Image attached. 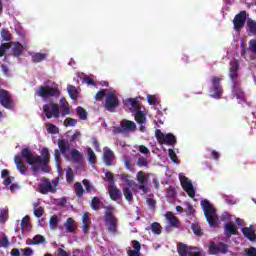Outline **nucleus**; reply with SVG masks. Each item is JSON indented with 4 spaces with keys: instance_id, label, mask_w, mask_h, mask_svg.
Instances as JSON below:
<instances>
[{
    "instance_id": "nucleus-2",
    "label": "nucleus",
    "mask_w": 256,
    "mask_h": 256,
    "mask_svg": "<svg viewBox=\"0 0 256 256\" xmlns=\"http://www.w3.org/2000/svg\"><path fill=\"white\" fill-rule=\"evenodd\" d=\"M22 158L24 161L31 165V169L33 173H37L40 169H45L47 166V163H49V149L48 148H42L41 150V156L37 155V153L32 152L29 148L22 149L21 152Z\"/></svg>"
},
{
    "instance_id": "nucleus-51",
    "label": "nucleus",
    "mask_w": 256,
    "mask_h": 256,
    "mask_svg": "<svg viewBox=\"0 0 256 256\" xmlns=\"http://www.w3.org/2000/svg\"><path fill=\"white\" fill-rule=\"evenodd\" d=\"M147 101H148L149 105H157V103H159V98H157L156 95L148 94Z\"/></svg>"
},
{
    "instance_id": "nucleus-4",
    "label": "nucleus",
    "mask_w": 256,
    "mask_h": 256,
    "mask_svg": "<svg viewBox=\"0 0 256 256\" xmlns=\"http://www.w3.org/2000/svg\"><path fill=\"white\" fill-rule=\"evenodd\" d=\"M36 95H38V97H42L44 101H47L49 97H59L61 95V88L59 87V84L48 80L44 82L43 86L38 88Z\"/></svg>"
},
{
    "instance_id": "nucleus-42",
    "label": "nucleus",
    "mask_w": 256,
    "mask_h": 256,
    "mask_svg": "<svg viewBox=\"0 0 256 256\" xmlns=\"http://www.w3.org/2000/svg\"><path fill=\"white\" fill-rule=\"evenodd\" d=\"M91 207L94 209V211H99V209H101V200H99V197H94L92 199Z\"/></svg>"
},
{
    "instance_id": "nucleus-23",
    "label": "nucleus",
    "mask_w": 256,
    "mask_h": 256,
    "mask_svg": "<svg viewBox=\"0 0 256 256\" xmlns=\"http://www.w3.org/2000/svg\"><path fill=\"white\" fill-rule=\"evenodd\" d=\"M30 56L32 58L33 63H42V61H45L47 57H49V52H32L30 53Z\"/></svg>"
},
{
    "instance_id": "nucleus-59",
    "label": "nucleus",
    "mask_w": 256,
    "mask_h": 256,
    "mask_svg": "<svg viewBox=\"0 0 256 256\" xmlns=\"http://www.w3.org/2000/svg\"><path fill=\"white\" fill-rule=\"evenodd\" d=\"M22 256H32L33 255V248L27 247L21 249Z\"/></svg>"
},
{
    "instance_id": "nucleus-28",
    "label": "nucleus",
    "mask_w": 256,
    "mask_h": 256,
    "mask_svg": "<svg viewBox=\"0 0 256 256\" xmlns=\"http://www.w3.org/2000/svg\"><path fill=\"white\" fill-rule=\"evenodd\" d=\"M242 233L244 237L249 239V241H255L256 235H255V230H253V226L243 228Z\"/></svg>"
},
{
    "instance_id": "nucleus-64",
    "label": "nucleus",
    "mask_w": 256,
    "mask_h": 256,
    "mask_svg": "<svg viewBox=\"0 0 256 256\" xmlns=\"http://www.w3.org/2000/svg\"><path fill=\"white\" fill-rule=\"evenodd\" d=\"M57 256H69V253L65 251L63 248H58L56 251Z\"/></svg>"
},
{
    "instance_id": "nucleus-34",
    "label": "nucleus",
    "mask_w": 256,
    "mask_h": 256,
    "mask_svg": "<svg viewBox=\"0 0 256 256\" xmlns=\"http://www.w3.org/2000/svg\"><path fill=\"white\" fill-rule=\"evenodd\" d=\"M41 243H45V237L43 235H36L33 239L29 238L26 241V245H41Z\"/></svg>"
},
{
    "instance_id": "nucleus-49",
    "label": "nucleus",
    "mask_w": 256,
    "mask_h": 256,
    "mask_svg": "<svg viewBox=\"0 0 256 256\" xmlns=\"http://www.w3.org/2000/svg\"><path fill=\"white\" fill-rule=\"evenodd\" d=\"M77 114H78V117L82 121H86V119H87V111H85V109H83L82 107H78L77 108Z\"/></svg>"
},
{
    "instance_id": "nucleus-15",
    "label": "nucleus",
    "mask_w": 256,
    "mask_h": 256,
    "mask_svg": "<svg viewBox=\"0 0 256 256\" xmlns=\"http://www.w3.org/2000/svg\"><path fill=\"white\" fill-rule=\"evenodd\" d=\"M155 137L161 145H175L177 139L172 133L164 134L161 130L157 129L155 132Z\"/></svg>"
},
{
    "instance_id": "nucleus-22",
    "label": "nucleus",
    "mask_w": 256,
    "mask_h": 256,
    "mask_svg": "<svg viewBox=\"0 0 256 256\" xmlns=\"http://www.w3.org/2000/svg\"><path fill=\"white\" fill-rule=\"evenodd\" d=\"M224 235L226 237H233V235H239L237 225L233 222H226L224 225Z\"/></svg>"
},
{
    "instance_id": "nucleus-62",
    "label": "nucleus",
    "mask_w": 256,
    "mask_h": 256,
    "mask_svg": "<svg viewBox=\"0 0 256 256\" xmlns=\"http://www.w3.org/2000/svg\"><path fill=\"white\" fill-rule=\"evenodd\" d=\"M168 155L173 163H177V154H175V151H173V149L168 150Z\"/></svg>"
},
{
    "instance_id": "nucleus-46",
    "label": "nucleus",
    "mask_w": 256,
    "mask_h": 256,
    "mask_svg": "<svg viewBox=\"0 0 256 256\" xmlns=\"http://www.w3.org/2000/svg\"><path fill=\"white\" fill-rule=\"evenodd\" d=\"M9 216V210H7L6 208H2L0 210V223H5V221H7Z\"/></svg>"
},
{
    "instance_id": "nucleus-54",
    "label": "nucleus",
    "mask_w": 256,
    "mask_h": 256,
    "mask_svg": "<svg viewBox=\"0 0 256 256\" xmlns=\"http://www.w3.org/2000/svg\"><path fill=\"white\" fill-rule=\"evenodd\" d=\"M64 125L65 127H75V125H77V120L73 118H66L64 120Z\"/></svg>"
},
{
    "instance_id": "nucleus-38",
    "label": "nucleus",
    "mask_w": 256,
    "mask_h": 256,
    "mask_svg": "<svg viewBox=\"0 0 256 256\" xmlns=\"http://www.w3.org/2000/svg\"><path fill=\"white\" fill-rule=\"evenodd\" d=\"M11 245V242H9V238L5 233L0 232V247H3L4 249H7Z\"/></svg>"
},
{
    "instance_id": "nucleus-63",
    "label": "nucleus",
    "mask_w": 256,
    "mask_h": 256,
    "mask_svg": "<svg viewBox=\"0 0 256 256\" xmlns=\"http://www.w3.org/2000/svg\"><path fill=\"white\" fill-rule=\"evenodd\" d=\"M246 255L247 256H256V248L255 247H250L246 250Z\"/></svg>"
},
{
    "instance_id": "nucleus-1",
    "label": "nucleus",
    "mask_w": 256,
    "mask_h": 256,
    "mask_svg": "<svg viewBox=\"0 0 256 256\" xmlns=\"http://www.w3.org/2000/svg\"><path fill=\"white\" fill-rule=\"evenodd\" d=\"M59 149L54 151V159L58 173H61V154L66 161H72V163H80L83 159V155L79 150L71 149V144L67 140L58 141Z\"/></svg>"
},
{
    "instance_id": "nucleus-60",
    "label": "nucleus",
    "mask_w": 256,
    "mask_h": 256,
    "mask_svg": "<svg viewBox=\"0 0 256 256\" xmlns=\"http://www.w3.org/2000/svg\"><path fill=\"white\" fill-rule=\"evenodd\" d=\"M44 211L43 207L33 209V213L37 218L43 217Z\"/></svg>"
},
{
    "instance_id": "nucleus-3",
    "label": "nucleus",
    "mask_w": 256,
    "mask_h": 256,
    "mask_svg": "<svg viewBox=\"0 0 256 256\" xmlns=\"http://www.w3.org/2000/svg\"><path fill=\"white\" fill-rule=\"evenodd\" d=\"M124 107L128 113H132L135 117V121L140 125L141 133H145L147 125V115L145 114V108L139 104V98H127L124 101Z\"/></svg>"
},
{
    "instance_id": "nucleus-25",
    "label": "nucleus",
    "mask_w": 256,
    "mask_h": 256,
    "mask_svg": "<svg viewBox=\"0 0 256 256\" xmlns=\"http://www.w3.org/2000/svg\"><path fill=\"white\" fill-rule=\"evenodd\" d=\"M132 247L133 248H129L127 251L128 256H139L141 254V243H139L137 240H134L132 241Z\"/></svg>"
},
{
    "instance_id": "nucleus-36",
    "label": "nucleus",
    "mask_w": 256,
    "mask_h": 256,
    "mask_svg": "<svg viewBox=\"0 0 256 256\" xmlns=\"http://www.w3.org/2000/svg\"><path fill=\"white\" fill-rule=\"evenodd\" d=\"M191 249H193V247H189L183 243H179L177 251L180 256H187L189 255V251H191Z\"/></svg>"
},
{
    "instance_id": "nucleus-7",
    "label": "nucleus",
    "mask_w": 256,
    "mask_h": 256,
    "mask_svg": "<svg viewBox=\"0 0 256 256\" xmlns=\"http://www.w3.org/2000/svg\"><path fill=\"white\" fill-rule=\"evenodd\" d=\"M137 131V124L134 121L123 119L120 122V126H115L113 128V133L122 135H129Z\"/></svg>"
},
{
    "instance_id": "nucleus-40",
    "label": "nucleus",
    "mask_w": 256,
    "mask_h": 256,
    "mask_svg": "<svg viewBox=\"0 0 256 256\" xmlns=\"http://www.w3.org/2000/svg\"><path fill=\"white\" fill-rule=\"evenodd\" d=\"M247 26L249 29V33H251V35L256 36V21L249 19L247 21Z\"/></svg>"
},
{
    "instance_id": "nucleus-37",
    "label": "nucleus",
    "mask_w": 256,
    "mask_h": 256,
    "mask_svg": "<svg viewBox=\"0 0 256 256\" xmlns=\"http://www.w3.org/2000/svg\"><path fill=\"white\" fill-rule=\"evenodd\" d=\"M135 190L137 193H140L141 195H146V193H149V187L147 184H134Z\"/></svg>"
},
{
    "instance_id": "nucleus-33",
    "label": "nucleus",
    "mask_w": 256,
    "mask_h": 256,
    "mask_svg": "<svg viewBox=\"0 0 256 256\" xmlns=\"http://www.w3.org/2000/svg\"><path fill=\"white\" fill-rule=\"evenodd\" d=\"M113 159H115L113 151H111L110 149L106 150L103 155V161L105 165H113Z\"/></svg>"
},
{
    "instance_id": "nucleus-35",
    "label": "nucleus",
    "mask_w": 256,
    "mask_h": 256,
    "mask_svg": "<svg viewBox=\"0 0 256 256\" xmlns=\"http://www.w3.org/2000/svg\"><path fill=\"white\" fill-rule=\"evenodd\" d=\"M82 229L84 233H89V226L91 225V218H89V213H84L82 216Z\"/></svg>"
},
{
    "instance_id": "nucleus-14",
    "label": "nucleus",
    "mask_w": 256,
    "mask_h": 256,
    "mask_svg": "<svg viewBox=\"0 0 256 256\" xmlns=\"http://www.w3.org/2000/svg\"><path fill=\"white\" fill-rule=\"evenodd\" d=\"M179 180L182 186V189L187 192V195L193 199L195 197V187L193 186V182L189 178L185 176V174H179Z\"/></svg>"
},
{
    "instance_id": "nucleus-26",
    "label": "nucleus",
    "mask_w": 256,
    "mask_h": 256,
    "mask_svg": "<svg viewBox=\"0 0 256 256\" xmlns=\"http://www.w3.org/2000/svg\"><path fill=\"white\" fill-rule=\"evenodd\" d=\"M64 227L66 233H75V231H77V222L73 218H67Z\"/></svg>"
},
{
    "instance_id": "nucleus-16",
    "label": "nucleus",
    "mask_w": 256,
    "mask_h": 256,
    "mask_svg": "<svg viewBox=\"0 0 256 256\" xmlns=\"http://www.w3.org/2000/svg\"><path fill=\"white\" fill-rule=\"evenodd\" d=\"M43 111L47 117V119H59L61 117V111L59 110V105L55 103L45 104L43 106Z\"/></svg>"
},
{
    "instance_id": "nucleus-45",
    "label": "nucleus",
    "mask_w": 256,
    "mask_h": 256,
    "mask_svg": "<svg viewBox=\"0 0 256 256\" xmlns=\"http://www.w3.org/2000/svg\"><path fill=\"white\" fill-rule=\"evenodd\" d=\"M1 39L2 41H11V32H9V30L3 28L1 30Z\"/></svg>"
},
{
    "instance_id": "nucleus-31",
    "label": "nucleus",
    "mask_w": 256,
    "mask_h": 256,
    "mask_svg": "<svg viewBox=\"0 0 256 256\" xmlns=\"http://www.w3.org/2000/svg\"><path fill=\"white\" fill-rule=\"evenodd\" d=\"M165 218L166 221H168L169 225H171V227H179V219H177L175 215H173V213L166 212Z\"/></svg>"
},
{
    "instance_id": "nucleus-55",
    "label": "nucleus",
    "mask_w": 256,
    "mask_h": 256,
    "mask_svg": "<svg viewBox=\"0 0 256 256\" xmlns=\"http://www.w3.org/2000/svg\"><path fill=\"white\" fill-rule=\"evenodd\" d=\"M66 179H67L68 183H73L74 174H73V170H71V168H68L66 170Z\"/></svg>"
},
{
    "instance_id": "nucleus-12",
    "label": "nucleus",
    "mask_w": 256,
    "mask_h": 256,
    "mask_svg": "<svg viewBox=\"0 0 256 256\" xmlns=\"http://www.w3.org/2000/svg\"><path fill=\"white\" fill-rule=\"evenodd\" d=\"M0 105H2L4 109H8V111H13V109H15V102L11 97V93L1 88H0Z\"/></svg>"
},
{
    "instance_id": "nucleus-39",
    "label": "nucleus",
    "mask_w": 256,
    "mask_h": 256,
    "mask_svg": "<svg viewBox=\"0 0 256 256\" xmlns=\"http://www.w3.org/2000/svg\"><path fill=\"white\" fill-rule=\"evenodd\" d=\"M87 153L90 165H95V163H97V156L95 155V152L93 151V149L88 148Z\"/></svg>"
},
{
    "instance_id": "nucleus-30",
    "label": "nucleus",
    "mask_w": 256,
    "mask_h": 256,
    "mask_svg": "<svg viewBox=\"0 0 256 256\" xmlns=\"http://www.w3.org/2000/svg\"><path fill=\"white\" fill-rule=\"evenodd\" d=\"M136 181H138L140 185H148L149 174H145L143 171H139L136 175Z\"/></svg>"
},
{
    "instance_id": "nucleus-32",
    "label": "nucleus",
    "mask_w": 256,
    "mask_h": 256,
    "mask_svg": "<svg viewBox=\"0 0 256 256\" xmlns=\"http://www.w3.org/2000/svg\"><path fill=\"white\" fill-rule=\"evenodd\" d=\"M66 90L70 99H72L73 101L77 100V97H79V90L77 89V87L69 84Z\"/></svg>"
},
{
    "instance_id": "nucleus-18",
    "label": "nucleus",
    "mask_w": 256,
    "mask_h": 256,
    "mask_svg": "<svg viewBox=\"0 0 256 256\" xmlns=\"http://www.w3.org/2000/svg\"><path fill=\"white\" fill-rule=\"evenodd\" d=\"M232 95L241 105L243 103H247V99L245 98V92H243V90L241 89V84L232 86Z\"/></svg>"
},
{
    "instance_id": "nucleus-29",
    "label": "nucleus",
    "mask_w": 256,
    "mask_h": 256,
    "mask_svg": "<svg viewBox=\"0 0 256 256\" xmlns=\"http://www.w3.org/2000/svg\"><path fill=\"white\" fill-rule=\"evenodd\" d=\"M12 53L14 55V57H20V55L23 54V44L19 43V42H13L12 45Z\"/></svg>"
},
{
    "instance_id": "nucleus-58",
    "label": "nucleus",
    "mask_w": 256,
    "mask_h": 256,
    "mask_svg": "<svg viewBox=\"0 0 256 256\" xmlns=\"http://www.w3.org/2000/svg\"><path fill=\"white\" fill-rule=\"evenodd\" d=\"M249 45V51H251L252 53H256V39H251L248 42Z\"/></svg>"
},
{
    "instance_id": "nucleus-20",
    "label": "nucleus",
    "mask_w": 256,
    "mask_h": 256,
    "mask_svg": "<svg viewBox=\"0 0 256 256\" xmlns=\"http://www.w3.org/2000/svg\"><path fill=\"white\" fill-rule=\"evenodd\" d=\"M59 111L62 117H67V115L71 114V106H69V102L64 97L59 100Z\"/></svg>"
},
{
    "instance_id": "nucleus-52",
    "label": "nucleus",
    "mask_w": 256,
    "mask_h": 256,
    "mask_svg": "<svg viewBox=\"0 0 256 256\" xmlns=\"http://www.w3.org/2000/svg\"><path fill=\"white\" fill-rule=\"evenodd\" d=\"M108 92H109V89H104V90L97 92V94L95 95L96 101H101V99H103V97H107Z\"/></svg>"
},
{
    "instance_id": "nucleus-41",
    "label": "nucleus",
    "mask_w": 256,
    "mask_h": 256,
    "mask_svg": "<svg viewBox=\"0 0 256 256\" xmlns=\"http://www.w3.org/2000/svg\"><path fill=\"white\" fill-rule=\"evenodd\" d=\"M30 227H31V224L29 223V216H25L21 220V229L22 231H29Z\"/></svg>"
},
{
    "instance_id": "nucleus-5",
    "label": "nucleus",
    "mask_w": 256,
    "mask_h": 256,
    "mask_svg": "<svg viewBox=\"0 0 256 256\" xmlns=\"http://www.w3.org/2000/svg\"><path fill=\"white\" fill-rule=\"evenodd\" d=\"M200 205L210 227H217L219 225V217L217 216L215 206L207 199H202Z\"/></svg>"
},
{
    "instance_id": "nucleus-61",
    "label": "nucleus",
    "mask_w": 256,
    "mask_h": 256,
    "mask_svg": "<svg viewBox=\"0 0 256 256\" xmlns=\"http://www.w3.org/2000/svg\"><path fill=\"white\" fill-rule=\"evenodd\" d=\"M11 46L8 44H1L0 45V57H3L5 53H7V49H9Z\"/></svg>"
},
{
    "instance_id": "nucleus-44",
    "label": "nucleus",
    "mask_w": 256,
    "mask_h": 256,
    "mask_svg": "<svg viewBox=\"0 0 256 256\" xmlns=\"http://www.w3.org/2000/svg\"><path fill=\"white\" fill-rule=\"evenodd\" d=\"M161 230H162L161 224L157 222H154L151 224V231L155 235H161Z\"/></svg>"
},
{
    "instance_id": "nucleus-6",
    "label": "nucleus",
    "mask_w": 256,
    "mask_h": 256,
    "mask_svg": "<svg viewBox=\"0 0 256 256\" xmlns=\"http://www.w3.org/2000/svg\"><path fill=\"white\" fill-rule=\"evenodd\" d=\"M105 209H106L105 218H104L105 227L108 233H110V235H116L118 220H117V217L113 215L115 209L111 206H108Z\"/></svg>"
},
{
    "instance_id": "nucleus-43",
    "label": "nucleus",
    "mask_w": 256,
    "mask_h": 256,
    "mask_svg": "<svg viewBox=\"0 0 256 256\" xmlns=\"http://www.w3.org/2000/svg\"><path fill=\"white\" fill-rule=\"evenodd\" d=\"M46 130L51 135H57V133H59V128H57V126H55L54 124H51V123H48L46 125Z\"/></svg>"
},
{
    "instance_id": "nucleus-17",
    "label": "nucleus",
    "mask_w": 256,
    "mask_h": 256,
    "mask_svg": "<svg viewBox=\"0 0 256 256\" xmlns=\"http://www.w3.org/2000/svg\"><path fill=\"white\" fill-rule=\"evenodd\" d=\"M1 177L4 180V185H6L7 189H9V191H12V193H13L19 189V184L13 183L14 178L9 176V171L2 170Z\"/></svg>"
},
{
    "instance_id": "nucleus-48",
    "label": "nucleus",
    "mask_w": 256,
    "mask_h": 256,
    "mask_svg": "<svg viewBox=\"0 0 256 256\" xmlns=\"http://www.w3.org/2000/svg\"><path fill=\"white\" fill-rule=\"evenodd\" d=\"M235 216L230 215L229 212H224L221 216V221L232 223Z\"/></svg>"
},
{
    "instance_id": "nucleus-57",
    "label": "nucleus",
    "mask_w": 256,
    "mask_h": 256,
    "mask_svg": "<svg viewBox=\"0 0 256 256\" xmlns=\"http://www.w3.org/2000/svg\"><path fill=\"white\" fill-rule=\"evenodd\" d=\"M188 256H201V251H199V248L192 247L189 250Z\"/></svg>"
},
{
    "instance_id": "nucleus-8",
    "label": "nucleus",
    "mask_w": 256,
    "mask_h": 256,
    "mask_svg": "<svg viewBox=\"0 0 256 256\" xmlns=\"http://www.w3.org/2000/svg\"><path fill=\"white\" fill-rule=\"evenodd\" d=\"M117 107H119L117 91H115L113 88H109L105 98V108L107 111L113 113Z\"/></svg>"
},
{
    "instance_id": "nucleus-50",
    "label": "nucleus",
    "mask_w": 256,
    "mask_h": 256,
    "mask_svg": "<svg viewBox=\"0 0 256 256\" xmlns=\"http://www.w3.org/2000/svg\"><path fill=\"white\" fill-rule=\"evenodd\" d=\"M74 188H75L77 197H83V192H84L83 185L81 183L77 182L74 185Z\"/></svg>"
},
{
    "instance_id": "nucleus-11",
    "label": "nucleus",
    "mask_w": 256,
    "mask_h": 256,
    "mask_svg": "<svg viewBox=\"0 0 256 256\" xmlns=\"http://www.w3.org/2000/svg\"><path fill=\"white\" fill-rule=\"evenodd\" d=\"M120 179L127 185L123 188V193L126 201H133V192H131V187L135 185V181L131 180V176L122 174Z\"/></svg>"
},
{
    "instance_id": "nucleus-47",
    "label": "nucleus",
    "mask_w": 256,
    "mask_h": 256,
    "mask_svg": "<svg viewBox=\"0 0 256 256\" xmlns=\"http://www.w3.org/2000/svg\"><path fill=\"white\" fill-rule=\"evenodd\" d=\"M58 224H59V218L57 217V215L51 216L49 221L50 229H57Z\"/></svg>"
},
{
    "instance_id": "nucleus-21",
    "label": "nucleus",
    "mask_w": 256,
    "mask_h": 256,
    "mask_svg": "<svg viewBox=\"0 0 256 256\" xmlns=\"http://www.w3.org/2000/svg\"><path fill=\"white\" fill-rule=\"evenodd\" d=\"M40 193L47 195V193H55V187L49 179H44L39 185Z\"/></svg>"
},
{
    "instance_id": "nucleus-53",
    "label": "nucleus",
    "mask_w": 256,
    "mask_h": 256,
    "mask_svg": "<svg viewBox=\"0 0 256 256\" xmlns=\"http://www.w3.org/2000/svg\"><path fill=\"white\" fill-rule=\"evenodd\" d=\"M191 229H192L194 235H198L199 236V235H202V233H203V231L201 230V226H199V224L193 223L191 225Z\"/></svg>"
},
{
    "instance_id": "nucleus-24",
    "label": "nucleus",
    "mask_w": 256,
    "mask_h": 256,
    "mask_svg": "<svg viewBox=\"0 0 256 256\" xmlns=\"http://www.w3.org/2000/svg\"><path fill=\"white\" fill-rule=\"evenodd\" d=\"M14 163H15L19 173H21V175H27V166H25V164L23 163L21 155L15 156Z\"/></svg>"
},
{
    "instance_id": "nucleus-9",
    "label": "nucleus",
    "mask_w": 256,
    "mask_h": 256,
    "mask_svg": "<svg viewBox=\"0 0 256 256\" xmlns=\"http://www.w3.org/2000/svg\"><path fill=\"white\" fill-rule=\"evenodd\" d=\"M221 81H223V78H219L217 76H213L211 79L209 95L213 99H219L221 95H223V86H221Z\"/></svg>"
},
{
    "instance_id": "nucleus-10",
    "label": "nucleus",
    "mask_w": 256,
    "mask_h": 256,
    "mask_svg": "<svg viewBox=\"0 0 256 256\" xmlns=\"http://www.w3.org/2000/svg\"><path fill=\"white\" fill-rule=\"evenodd\" d=\"M228 75L233 86L241 85V80L239 79V61L232 60L230 62Z\"/></svg>"
},
{
    "instance_id": "nucleus-13",
    "label": "nucleus",
    "mask_w": 256,
    "mask_h": 256,
    "mask_svg": "<svg viewBox=\"0 0 256 256\" xmlns=\"http://www.w3.org/2000/svg\"><path fill=\"white\" fill-rule=\"evenodd\" d=\"M210 255H226L229 252V246L223 242H211L208 246Z\"/></svg>"
},
{
    "instance_id": "nucleus-56",
    "label": "nucleus",
    "mask_w": 256,
    "mask_h": 256,
    "mask_svg": "<svg viewBox=\"0 0 256 256\" xmlns=\"http://www.w3.org/2000/svg\"><path fill=\"white\" fill-rule=\"evenodd\" d=\"M175 195H177V190L175 189V187L170 186V187L166 190V196H167V197H175Z\"/></svg>"
},
{
    "instance_id": "nucleus-27",
    "label": "nucleus",
    "mask_w": 256,
    "mask_h": 256,
    "mask_svg": "<svg viewBox=\"0 0 256 256\" xmlns=\"http://www.w3.org/2000/svg\"><path fill=\"white\" fill-rule=\"evenodd\" d=\"M108 191L112 201H119V199H121V190H119L117 187L110 186Z\"/></svg>"
},
{
    "instance_id": "nucleus-19",
    "label": "nucleus",
    "mask_w": 256,
    "mask_h": 256,
    "mask_svg": "<svg viewBox=\"0 0 256 256\" xmlns=\"http://www.w3.org/2000/svg\"><path fill=\"white\" fill-rule=\"evenodd\" d=\"M245 21H247V12L241 11L235 16L233 21L235 31H239L245 25Z\"/></svg>"
}]
</instances>
